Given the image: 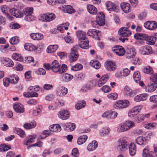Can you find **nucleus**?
I'll return each instance as SVG.
<instances>
[{
  "instance_id": "f257e3e1",
  "label": "nucleus",
  "mask_w": 157,
  "mask_h": 157,
  "mask_svg": "<svg viewBox=\"0 0 157 157\" xmlns=\"http://www.w3.org/2000/svg\"><path fill=\"white\" fill-rule=\"evenodd\" d=\"M52 70L55 73H58L62 74L67 70V66L64 64H63L61 67L60 65L56 60H54L51 64Z\"/></svg>"
},
{
  "instance_id": "f03ea898",
  "label": "nucleus",
  "mask_w": 157,
  "mask_h": 157,
  "mask_svg": "<svg viewBox=\"0 0 157 157\" xmlns=\"http://www.w3.org/2000/svg\"><path fill=\"white\" fill-rule=\"evenodd\" d=\"M128 144L125 138H121L118 140L117 149L121 151H124L127 149Z\"/></svg>"
},
{
  "instance_id": "7ed1b4c3",
  "label": "nucleus",
  "mask_w": 157,
  "mask_h": 157,
  "mask_svg": "<svg viewBox=\"0 0 157 157\" xmlns=\"http://www.w3.org/2000/svg\"><path fill=\"white\" fill-rule=\"evenodd\" d=\"M129 101L127 100H118L114 104L113 107L117 109L124 108L129 105Z\"/></svg>"
},
{
  "instance_id": "20e7f679",
  "label": "nucleus",
  "mask_w": 157,
  "mask_h": 157,
  "mask_svg": "<svg viewBox=\"0 0 157 157\" xmlns=\"http://www.w3.org/2000/svg\"><path fill=\"white\" fill-rule=\"evenodd\" d=\"M87 34L89 36H92V38L96 40H100V38L101 36V32L97 30L90 29L87 33Z\"/></svg>"
},
{
  "instance_id": "39448f33",
  "label": "nucleus",
  "mask_w": 157,
  "mask_h": 157,
  "mask_svg": "<svg viewBox=\"0 0 157 157\" xmlns=\"http://www.w3.org/2000/svg\"><path fill=\"white\" fill-rule=\"evenodd\" d=\"M151 80V82L148 84L145 89L146 91L148 92H153L157 88V81L155 79Z\"/></svg>"
},
{
  "instance_id": "423d86ee",
  "label": "nucleus",
  "mask_w": 157,
  "mask_h": 157,
  "mask_svg": "<svg viewBox=\"0 0 157 157\" xmlns=\"http://www.w3.org/2000/svg\"><path fill=\"white\" fill-rule=\"evenodd\" d=\"M105 66L108 71H113L116 70L117 66L115 62L111 60L106 61L105 63Z\"/></svg>"
},
{
  "instance_id": "0eeeda50",
  "label": "nucleus",
  "mask_w": 157,
  "mask_h": 157,
  "mask_svg": "<svg viewBox=\"0 0 157 157\" xmlns=\"http://www.w3.org/2000/svg\"><path fill=\"white\" fill-rule=\"evenodd\" d=\"M112 51L118 56H123L125 53V50L124 48L119 45H116L112 47Z\"/></svg>"
},
{
  "instance_id": "6e6552de",
  "label": "nucleus",
  "mask_w": 157,
  "mask_h": 157,
  "mask_svg": "<svg viewBox=\"0 0 157 157\" xmlns=\"http://www.w3.org/2000/svg\"><path fill=\"white\" fill-rule=\"evenodd\" d=\"M0 61L4 66L7 67H12L14 65V63L12 60L8 58L0 57Z\"/></svg>"
},
{
  "instance_id": "1a4fd4ad",
  "label": "nucleus",
  "mask_w": 157,
  "mask_h": 157,
  "mask_svg": "<svg viewBox=\"0 0 157 157\" xmlns=\"http://www.w3.org/2000/svg\"><path fill=\"white\" fill-rule=\"evenodd\" d=\"M140 53L143 55H148L152 53L151 48L149 46H146L141 47L140 49Z\"/></svg>"
},
{
  "instance_id": "9d476101",
  "label": "nucleus",
  "mask_w": 157,
  "mask_h": 157,
  "mask_svg": "<svg viewBox=\"0 0 157 157\" xmlns=\"http://www.w3.org/2000/svg\"><path fill=\"white\" fill-rule=\"evenodd\" d=\"M118 33L121 36L127 37L130 36L132 33L128 28L123 27L119 29Z\"/></svg>"
},
{
  "instance_id": "9b49d317",
  "label": "nucleus",
  "mask_w": 157,
  "mask_h": 157,
  "mask_svg": "<svg viewBox=\"0 0 157 157\" xmlns=\"http://www.w3.org/2000/svg\"><path fill=\"white\" fill-rule=\"evenodd\" d=\"M58 115L60 119L63 120H66L69 118L70 113L69 111L66 110H63L59 112Z\"/></svg>"
},
{
  "instance_id": "f8f14e48",
  "label": "nucleus",
  "mask_w": 157,
  "mask_h": 157,
  "mask_svg": "<svg viewBox=\"0 0 157 157\" xmlns=\"http://www.w3.org/2000/svg\"><path fill=\"white\" fill-rule=\"evenodd\" d=\"M144 26L147 29L152 30L157 28V24L155 21H148L144 23Z\"/></svg>"
},
{
  "instance_id": "ddd939ff",
  "label": "nucleus",
  "mask_w": 157,
  "mask_h": 157,
  "mask_svg": "<svg viewBox=\"0 0 157 157\" xmlns=\"http://www.w3.org/2000/svg\"><path fill=\"white\" fill-rule=\"evenodd\" d=\"M13 108L14 111L18 113H22L25 111L24 105L20 103L13 104Z\"/></svg>"
},
{
  "instance_id": "4468645a",
  "label": "nucleus",
  "mask_w": 157,
  "mask_h": 157,
  "mask_svg": "<svg viewBox=\"0 0 157 157\" xmlns=\"http://www.w3.org/2000/svg\"><path fill=\"white\" fill-rule=\"evenodd\" d=\"M138 90H132L127 86L125 87L124 88V92L125 94L128 95L131 97H133L135 95L138 93Z\"/></svg>"
},
{
  "instance_id": "2eb2a0df",
  "label": "nucleus",
  "mask_w": 157,
  "mask_h": 157,
  "mask_svg": "<svg viewBox=\"0 0 157 157\" xmlns=\"http://www.w3.org/2000/svg\"><path fill=\"white\" fill-rule=\"evenodd\" d=\"M96 20L98 22L100 25H103L105 24V19L104 14L102 12L98 13L96 16Z\"/></svg>"
},
{
  "instance_id": "dca6fc26",
  "label": "nucleus",
  "mask_w": 157,
  "mask_h": 157,
  "mask_svg": "<svg viewBox=\"0 0 157 157\" xmlns=\"http://www.w3.org/2000/svg\"><path fill=\"white\" fill-rule=\"evenodd\" d=\"M121 7L122 11L125 13H129L131 11L130 5L128 3L122 2L121 4Z\"/></svg>"
},
{
  "instance_id": "f3484780",
  "label": "nucleus",
  "mask_w": 157,
  "mask_h": 157,
  "mask_svg": "<svg viewBox=\"0 0 157 157\" xmlns=\"http://www.w3.org/2000/svg\"><path fill=\"white\" fill-rule=\"evenodd\" d=\"M107 10L110 11H115L117 9V6L113 3L107 1L105 4Z\"/></svg>"
},
{
  "instance_id": "a211bd4d",
  "label": "nucleus",
  "mask_w": 157,
  "mask_h": 157,
  "mask_svg": "<svg viewBox=\"0 0 157 157\" xmlns=\"http://www.w3.org/2000/svg\"><path fill=\"white\" fill-rule=\"evenodd\" d=\"M109 76L107 74L102 76L98 82V86L101 87L109 79Z\"/></svg>"
},
{
  "instance_id": "6ab92c4d",
  "label": "nucleus",
  "mask_w": 157,
  "mask_h": 157,
  "mask_svg": "<svg viewBox=\"0 0 157 157\" xmlns=\"http://www.w3.org/2000/svg\"><path fill=\"white\" fill-rule=\"evenodd\" d=\"M136 143L140 145H145L147 142V139L145 137L138 136L136 140Z\"/></svg>"
},
{
  "instance_id": "aec40b11",
  "label": "nucleus",
  "mask_w": 157,
  "mask_h": 157,
  "mask_svg": "<svg viewBox=\"0 0 157 157\" xmlns=\"http://www.w3.org/2000/svg\"><path fill=\"white\" fill-rule=\"evenodd\" d=\"M10 12L13 16L16 17H21L23 16V13L20 11L17 10L15 8L10 10Z\"/></svg>"
},
{
  "instance_id": "412c9836",
  "label": "nucleus",
  "mask_w": 157,
  "mask_h": 157,
  "mask_svg": "<svg viewBox=\"0 0 157 157\" xmlns=\"http://www.w3.org/2000/svg\"><path fill=\"white\" fill-rule=\"evenodd\" d=\"M30 35L31 38L34 40H40L43 38V34L39 33H33Z\"/></svg>"
},
{
  "instance_id": "4be33fe9",
  "label": "nucleus",
  "mask_w": 157,
  "mask_h": 157,
  "mask_svg": "<svg viewBox=\"0 0 157 157\" xmlns=\"http://www.w3.org/2000/svg\"><path fill=\"white\" fill-rule=\"evenodd\" d=\"M67 93V89L64 87H62L57 90L56 95L59 96H62L66 95Z\"/></svg>"
},
{
  "instance_id": "5701e85b",
  "label": "nucleus",
  "mask_w": 157,
  "mask_h": 157,
  "mask_svg": "<svg viewBox=\"0 0 157 157\" xmlns=\"http://www.w3.org/2000/svg\"><path fill=\"white\" fill-rule=\"evenodd\" d=\"M143 157H154L153 151H150L147 147L143 150Z\"/></svg>"
},
{
  "instance_id": "b1692460",
  "label": "nucleus",
  "mask_w": 157,
  "mask_h": 157,
  "mask_svg": "<svg viewBox=\"0 0 157 157\" xmlns=\"http://www.w3.org/2000/svg\"><path fill=\"white\" fill-rule=\"evenodd\" d=\"M63 126L65 130L69 131H73L76 127L75 124L70 122L67 123L66 124L63 125Z\"/></svg>"
},
{
  "instance_id": "393cba45",
  "label": "nucleus",
  "mask_w": 157,
  "mask_h": 157,
  "mask_svg": "<svg viewBox=\"0 0 157 157\" xmlns=\"http://www.w3.org/2000/svg\"><path fill=\"white\" fill-rule=\"evenodd\" d=\"M87 9L88 11L91 14L95 15L97 13L98 11L97 8L93 5H87Z\"/></svg>"
},
{
  "instance_id": "a878e982",
  "label": "nucleus",
  "mask_w": 157,
  "mask_h": 157,
  "mask_svg": "<svg viewBox=\"0 0 157 157\" xmlns=\"http://www.w3.org/2000/svg\"><path fill=\"white\" fill-rule=\"evenodd\" d=\"M136 54V52L134 48H131L128 50L126 53V57L129 58H133Z\"/></svg>"
},
{
  "instance_id": "bb28decb",
  "label": "nucleus",
  "mask_w": 157,
  "mask_h": 157,
  "mask_svg": "<svg viewBox=\"0 0 157 157\" xmlns=\"http://www.w3.org/2000/svg\"><path fill=\"white\" fill-rule=\"evenodd\" d=\"M111 129L109 128L105 127L103 128L101 131L100 132L99 135L101 137H104L108 135Z\"/></svg>"
},
{
  "instance_id": "cd10ccee",
  "label": "nucleus",
  "mask_w": 157,
  "mask_h": 157,
  "mask_svg": "<svg viewBox=\"0 0 157 157\" xmlns=\"http://www.w3.org/2000/svg\"><path fill=\"white\" fill-rule=\"evenodd\" d=\"M129 152L130 155L133 156L134 155L136 152V147L135 144L132 143L129 146Z\"/></svg>"
},
{
  "instance_id": "c85d7f7f",
  "label": "nucleus",
  "mask_w": 157,
  "mask_h": 157,
  "mask_svg": "<svg viewBox=\"0 0 157 157\" xmlns=\"http://www.w3.org/2000/svg\"><path fill=\"white\" fill-rule=\"evenodd\" d=\"M36 126V123L35 121H33L29 123H25L23 127L26 130L31 129L34 128Z\"/></svg>"
},
{
  "instance_id": "c756f323",
  "label": "nucleus",
  "mask_w": 157,
  "mask_h": 157,
  "mask_svg": "<svg viewBox=\"0 0 157 157\" xmlns=\"http://www.w3.org/2000/svg\"><path fill=\"white\" fill-rule=\"evenodd\" d=\"M98 145L97 142L95 140H94L88 145L87 149L89 151H92L97 148Z\"/></svg>"
},
{
  "instance_id": "7c9ffc66",
  "label": "nucleus",
  "mask_w": 157,
  "mask_h": 157,
  "mask_svg": "<svg viewBox=\"0 0 157 157\" xmlns=\"http://www.w3.org/2000/svg\"><path fill=\"white\" fill-rule=\"evenodd\" d=\"M76 34L78 39L81 40H85L86 39V33L82 31H78L76 32Z\"/></svg>"
},
{
  "instance_id": "2f4dec72",
  "label": "nucleus",
  "mask_w": 157,
  "mask_h": 157,
  "mask_svg": "<svg viewBox=\"0 0 157 157\" xmlns=\"http://www.w3.org/2000/svg\"><path fill=\"white\" fill-rule=\"evenodd\" d=\"M117 131L119 132H123L128 130L124 122L120 124L117 126Z\"/></svg>"
},
{
  "instance_id": "473e14b6",
  "label": "nucleus",
  "mask_w": 157,
  "mask_h": 157,
  "mask_svg": "<svg viewBox=\"0 0 157 157\" xmlns=\"http://www.w3.org/2000/svg\"><path fill=\"white\" fill-rule=\"evenodd\" d=\"M36 137V135L34 134L28 136L26 138V139L27 140L26 143L25 144L28 145V144L33 143L35 141Z\"/></svg>"
},
{
  "instance_id": "72a5a7b5",
  "label": "nucleus",
  "mask_w": 157,
  "mask_h": 157,
  "mask_svg": "<svg viewBox=\"0 0 157 157\" xmlns=\"http://www.w3.org/2000/svg\"><path fill=\"white\" fill-rule=\"evenodd\" d=\"M49 129L51 132L52 131L56 132L60 131L61 128L59 124H56L50 126Z\"/></svg>"
},
{
  "instance_id": "f704fd0d",
  "label": "nucleus",
  "mask_w": 157,
  "mask_h": 157,
  "mask_svg": "<svg viewBox=\"0 0 157 157\" xmlns=\"http://www.w3.org/2000/svg\"><path fill=\"white\" fill-rule=\"evenodd\" d=\"M25 50L28 51H33L37 49L36 47L31 43L25 44L24 45Z\"/></svg>"
},
{
  "instance_id": "c9c22d12",
  "label": "nucleus",
  "mask_w": 157,
  "mask_h": 157,
  "mask_svg": "<svg viewBox=\"0 0 157 157\" xmlns=\"http://www.w3.org/2000/svg\"><path fill=\"white\" fill-rule=\"evenodd\" d=\"M90 63L92 67L96 69H99L101 67L100 63L97 60H92L90 62Z\"/></svg>"
},
{
  "instance_id": "e433bc0d",
  "label": "nucleus",
  "mask_w": 157,
  "mask_h": 157,
  "mask_svg": "<svg viewBox=\"0 0 157 157\" xmlns=\"http://www.w3.org/2000/svg\"><path fill=\"white\" fill-rule=\"evenodd\" d=\"M78 58V54L71 52L69 56V60L70 62L76 61Z\"/></svg>"
},
{
  "instance_id": "4c0bfd02",
  "label": "nucleus",
  "mask_w": 157,
  "mask_h": 157,
  "mask_svg": "<svg viewBox=\"0 0 157 157\" xmlns=\"http://www.w3.org/2000/svg\"><path fill=\"white\" fill-rule=\"evenodd\" d=\"M87 139V136L86 135H83L78 138L77 143L78 144H82L86 142Z\"/></svg>"
},
{
  "instance_id": "58836bf2",
  "label": "nucleus",
  "mask_w": 157,
  "mask_h": 157,
  "mask_svg": "<svg viewBox=\"0 0 157 157\" xmlns=\"http://www.w3.org/2000/svg\"><path fill=\"white\" fill-rule=\"evenodd\" d=\"M12 58L15 60L20 62H22L23 60V58L21 56L17 53H13L12 55Z\"/></svg>"
},
{
  "instance_id": "ea45409f",
  "label": "nucleus",
  "mask_w": 157,
  "mask_h": 157,
  "mask_svg": "<svg viewBox=\"0 0 157 157\" xmlns=\"http://www.w3.org/2000/svg\"><path fill=\"white\" fill-rule=\"evenodd\" d=\"M86 105V102L83 100L79 101H78L77 104L75 105V108L76 109L79 110L84 107Z\"/></svg>"
},
{
  "instance_id": "a19ab883",
  "label": "nucleus",
  "mask_w": 157,
  "mask_h": 157,
  "mask_svg": "<svg viewBox=\"0 0 157 157\" xmlns=\"http://www.w3.org/2000/svg\"><path fill=\"white\" fill-rule=\"evenodd\" d=\"M51 134L50 130H44L43 132V134L42 136H40L38 139L40 140V139H43L45 138Z\"/></svg>"
},
{
  "instance_id": "79ce46f5",
  "label": "nucleus",
  "mask_w": 157,
  "mask_h": 157,
  "mask_svg": "<svg viewBox=\"0 0 157 157\" xmlns=\"http://www.w3.org/2000/svg\"><path fill=\"white\" fill-rule=\"evenodd\" d=\"M58 48V46L57 45H50L48 48L47 52L48 53L54 52L56 51Z\"/></svg>"
},
{
  "instance_id": "37998d69",
  "label": "nucleus",
  "mask_w": 157,
  "mask_h": 157,
  "mask_svg": "<svg viewBox=\"0 0 157 157\" xmlns=\"http://www.w3.org/2000/svg\"><path fill=\"white\" fill-rule=\"evenodd\" d=\"M89 41L88 40L83 42L81 41L79 42V44L80 48L83 49H87L89 48Z\"/></svg>"
},
{
  "instance_id": "c03bdc74",
  "label": "nucleus",
  "mask_w": 157,
  "mask_h": 157,
  "mask_svg": "<svg viewBox=\"0 0 157 157\" xmlns=\"http://www.w3.org/2000/svg\"><path fill=\"white\" fill-rule=\"evenodd\" d=\"M83 67L82 64L78 63L72 66L71 68V70L73 71H78L82 69Z\"/></svg>"
},
{
  "instance_id": "a18cd8bd",
  "label": "nucleus",
  "mask_w": 157,
  "mask_h": 157,
  "mask_svg": "<svg viewBox=\"0 0 157 157\" xmlns=\"http://www.w3.org/2000/svg\"><path fill=\"white\" fill-rule=\"evenodd\" d=\"M142 108V105H139L134 107L131 110L132 112V111L135 115H136L139 113Z\"/></svg>"
},
{
  "instance_id": "49530a36",
  "label": "nucleus",
  "mask_w": 157,
  "mask_h": 157,
  "mask_svg": "<svg viewBox=\"0 0 157 157\" xmlns=\"http://www.w3.org/2000/svg\"><path fill=\"white\" fill-rule=\"evenodd\" d=\"M133 78L136 82H137L141 79L140 73L138 71H135L133 75Z\"/></svg>"
},
{
  "instance_id": "de8ad7c7",
  "label": "nucleus",
  "mask_w": 157,
  "mask_h": 157,
  "mask_svg": "<svg viewBox=\"0 0 157 157\" xmlns=\"http://www.w3.org/2000/svg\"><path fill=\"white\" fill-rule=\"evenodd\" d=\"M20 41L18 37L17 36H14L12 37L10 40V42L12 44L15 45L18 44Z\"/></svg>"
},
{
  "instance_id": "09e8293b",
  "label": "nucleus",
  "mask_w": 157,
  "mask_h": 157,
  "mask_svg": "<svg viewBox=\"0 0 157 157\" xmlns=\"http://www.w3.org/2000/svg\"><path fill=\"white\" fill-rule=\"evenodd\" d=\"M65 12L68 13H71L75 12V10L71 6H65L64 7Z\"/></svg>"
},
{
  "instance_id": "8fccbe9b",
  "label": "nucleus",
  "mask_w": 157,
  "mask_h": 157,
  "mask_svg": "<svg viewBox=\"0 0 157 157\" xmlns=\"http://www.w3.org/2000/svg\"><path fill=\"white\" fill-rule=\"evenodd\" d=\"M143 71L144 73H147L148 74H152L153 73V71L152 68L149 66H147L144 68Z\"/></svg>"
},
{
  "instance_id": "3c124183",
  "label": "nucleus",
  "mask_w": 157,
  "mask_h": 157,
  "mask_svg": "<svg viewBox=\"0 0 157 157\" xmlns=\"http://www.w3.org/2000/svg\"><path fill=\"white\" fill-rule=\"evenodd\" d=\"M33 11V8H27L24 9V14L26 16V15H30L32 14Z\"/></svg>"
},
{
  "instance_id": "603ef678",
  "label": "nucleus",
  "mask_w": 157,
  "mask_h": 157,
  "mask_svg": "<svg viewBox=\"0 0 157 157\" xmlns=\"http://www.w3.org/2000/svg\"><path fill=\"white\" fill-rule=\"evenodd\" d=\"M73 76L69 74L66 73L63 75V78L65 81L68 82L71 80L73 78Z\"/></svg>"
},
{
  "instance_id": "864d4df0",
  "label": "nucleus",
  "mask_w": 157,
  "mask_h": 157,
  "mask_svg": "<svg viewBox=\"0 0 157 157\" xmlns=\"http://www.w3.org/2000/svg\"><path fill=\"white\" fill-rule=\"evenodd\" d=\"M128 130L129 129L131 128L134 126L135 125V123L133 121H126L124 122Z\"/></svg>"
},
{
  "instance_id": "5fc2aeb1",
  "label": "nucleus",
  "mask_w": 157,
  "mask_h": 157,
  "mask_svg": "<svg viewBox=\"0 0 157 157\" xmlns=\"http://www.w3.org/2000/svg\"><path fill=\"white\" fill-rule=\"evenodd\" d=\"M15 132L21 137L24 138L25 136V132L22 130L20 128H17L16 129Z\"/></svg>"
},
{
  "instance_id": "6e6d98bb",
  "label": "nucleus",
  "mask_w": 157,
  "mask_h": 157,
  "mask_svg": "<svg viewBox=\"0 0 157 157\" xmlns=\"http://www.w3.org/2000/svg\"><path fill=\"white\" fill-rule=\"evenodd\" d=\"M0 9L2 12L6 15L8 13L9 10H10L8 7L6 5L1 6Z\"/></svg>"
},
{
  "instance_id": "4d7b16f0",
  "label": "nucleus",
  "mask_w": 157,
  "mask_h": 157,
  "mask_svg": "<svg viewBox=\"0 0 157 157\" xmlns=\"http://www.w3.org/2000/svg\"><path fill=\"white\" fill-rule=\"evenodd\" d=\"M11 148L10 146L6 145L5 144L1 145L0 146V151H5Z\"/></svg>"
},
{
  "instance_id": "13d9d810",
  "label": "nucleus",
  "mask_w": 157,
  "mask_h": 157,
  "mask_svg": "<svg viewBox=\"0 0 157 157\" xmlns=\"http://www.w3.org/2000/svg\"><path fill=\"white\" fill-rule=\"evenodd\" d=\"M147 41L148 44L150 45H153L155 44V38L153 36H148L147 38Z\"/></svg>"
},
{
  "instance_id": "bf43d9fd",
  "label": "nucleus",
  "mask_w": 157,
  "mask_h": 157,
  "mask_svg": "<svg viewBox=\"0 0 157 157\" xmlns=\"http://www.w3.org/2000/svg\"><path fill=\"white\" fill-rule=\"evenodd\" d=\"M107 97L110 99L115 100L117 98L118 95L116 93H111L108 94Z\"/></svg>"
},
{
  "instance_id": "052dcab7",
  "label": "nucleus",
  "mask_w": 157,
  "mask_h": 157,
  "mask_svg": "<svg viewBox=\"0 0 157 157\" xmlns=\"http://www.w3.org/2000/svg\"><path fill=\"white\" fill-rule=\"evenodd\" d=\"M121 75L124 77L128 75L130 73L129 70L128 68H125L122 70V72H120Z\"/></svg>"
},
{
  "instance_id": "680f3d73",
  "label": "nucleus",
  "mask_w": 157,
  "mask_h": 157,
  "mask_svg": "<svg viewBox=\"0 0 157 157\" xmlns=\"http://www.w3.org/2000/svg\"><path fill=\"white\" fill-rule=\"evenodd\" d=\"M47 15L48 20V22L54 20L56 18L55 15L53 13H47Z\"/></svg>"
},
{
  "instance_id": "e2e57ef3",
  "label": "nucleus",
  "mask_w": 157,
  "mask_h": 157,
  "mask_svg": "<svg viewBox=\"0 0 157 157\" xmlns=\"http://www.w3.org/2000/svg\"><path fill=\"white\" fill-rule=\"evenodd\" d=\"M80 47L79 44L75 45L71 49V52L78 54L77 51L80 49Z\"/></svg>"
},
{
  "instance_id": "0e129e2a",
  "label": "nucleus",
  "mask_w": 157,
  "mask_h": 157,
  "mask_svg": "<svg viewBox=\"0 0 157 157\" xmlns=\"http://www.w3.org/2000/svg\"><path fill=\"white\" fill-rule=\"evenodd\" d=\"M79 154V152L77 148H75L72 149L71 154V155L72 156L75 157H78Z\"/></svg>"
},
{
  "instance_id": "69168bd1",
  "label": "nucleus",
  "mask_w": 157,
  "mask_h": 157,
  "mask_svg": "<svg viewBox=\"0 0 157 157\" xmlns=\"http://www.w3.org/2000/svg\"><path fill=\"white\" fill-rule=\"evenodd\" d=\"M25 19L27 21L30 22L34 20L35 17L33 15L31 14L25 16Z\"/></svg>"
},
{
  "instance_id": "338daca9",
  "label": "nucleus",
  "mask_w": 157,
  "mask_h": 157,
  "mask_svg": "<svg viewBox=\"0 0 157 157\" xmlns=\"http://www.w3.org/2000/svg\"><path fill=\"white\" fill-rule=\"evenodd\" d=\"M31 72L30 71H26L25 73V79L27 81H29L32 80V77L31 75Z\"/></svg>"
},
{
  "instance_id": "774afa93",
  "label": "nucleus",
  "mask_w": 157,
  "mask_h": 157,
  "mask_svg": "<svg viewBox=\"0 0 157 157\" xmlns=\"http://www.w3.org/2000/svg\"><path fill=\"white\" fill-rule=\"evenodd\" d=\"M10 27L12 29H16L20 28L21 26L17 23H12L10 24Z\"/></svg>"
}]
</instances>
